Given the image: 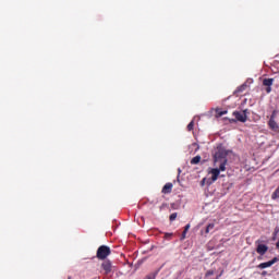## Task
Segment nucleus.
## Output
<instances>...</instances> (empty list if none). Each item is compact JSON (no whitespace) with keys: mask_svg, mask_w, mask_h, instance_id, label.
<instances>
[{"mask_svg":"<svg viewBox=\"0 0 279 279\" xmlns=\"http://www.w3.org/2000/svg\"><path fill=\"white\" fill-rule=\"evenodd\" d=\"M268 125H269L270 130H272L274 132H279V125L276 122V120L274 119V116L270 117Z\"/></svg>","mask_w":279,"mask_h":279,"instance_id":"nucleus-7","label":"nucleus"},{"mask_svg":"<svg viewBox=\"0 0 279 279\" xmlns=\"http://www.w3.org/2000/svg\"><path fill=\"white\" fill-rule=\"evenodd\" d=\"M276 247L279 250V241L276 243Z\"/></svg>","mask_w":279,"mask_h":279,"instance_id":"nucleus-20","label":"nucleus"},{"mask_svg":"<svg viewBox=\"0 0 279 279\" xmlns=\"http://www.w3.org/2000/svg\"><path fill=\"white\" fill-rule=\"evenodd\" d=\"M257 244L256 252L259 254V256H265L267 254V251L269 250V246L265 244H260V240H257L255 242Z\"/></svg>","mask_w":279,"mask_h":279,"instance_id":"nucleus-4","label":"nucleus"},{"mask_svg":"<svg viewBox=\"0 0 279 279\" xmlns=\"http://www.w3.org/2000/svg\"><path fill=\"white\" fill-rule=\"evenodd\" d=\"M101 269H104L106 275L110 274V271H112V262H110L109 259L102 262Z\"/></svg>","mask_w":279,"mask_h":279,"instance_id":"nucleus-6","label":"nucleus"},{"mask_svg":"<svg viewBox=\"0 0 279 279\" xmlns=\"http://www.w3.org/2000/svg\"><path fill=\"white\" fill-rule=\"evenodd\" d=\"M193 128H195V122L192 120V121L187 124V130H189V132L193 131Z\"/></svg>","mask_w":279,"mask_h":279,"instance_id":"nucleus-14","label":"nucleus"},{"mask_svg":"<svg viewBox=\"0 0 279 279\" xmlns=\"http://www.w3.org/2000/svg\"><path fill=\"white\" fill-rule=\"evenodd\" d=\"M245 88H247V85L246 84H243L242 86H240L238 88V93H243V90H245Z\"/></svg>","mask_w":279,"mask_h":279,"instance_id":"nucleus-16","label":"nucleus"},{"mask_svg":"<svg viewBox=\"0 0 279 279\" xmlns=\"http://www.w3.org/2000/svg\"><path fill=\"white\" fill-rule=\"evenodd\" d=\"M263 84H264V86H272L274 78H264Z\"/></svg>","mask_w":279,"mask_h":279,"instance_id":"nucleus-13","label":"nucleus"},{"mask_svg":"<svg viewBox=\"0 0 279 279\" xmlns=\"http://www.w3.org/2000/svg\"><path fill=\"white\" fill-rule=\"evenodd\" d=\"M228 166V150L222 146L217 147L214 154V167L209 173H211V181L217 182L219 178V173L221 171H226V167Z\"/></svg>","mask_w":279,"mask_h":279,"instance_id":"nucleus-1","label":"nucleus"},{"mask_svg":"<svg viewBox=\"0 0 279 279\" xmlns=\"http://www.w3.org/2000/svg\"><path fill=\"white\" fill-rule=\"evenodd\" d=\"M201 161H202V156L197 155L192 158L191 165H199Z\"/></svg>","mask_w":279,"mask_h":279,"instance_id":"nucleus-10","label":"nucleus"},{"mask_svg":"<svg viewBox=\"0 0 279 279\" xmlns=\"http://www.w3.org/2000/svg\"><path fill=\"white\" fill-rule=\"evenodd\" d=\"M233 117H235V120L240 121V123H245V121H247V109L243 111H234Z\"/></svg>","mask_w":279,"mask_h":279,"instance_id":"nucleus-3","label":"nucleus"},{"mask_svg":"<svg viewBox=\"0 0 279 279\" xmlns=\"http://www.w3.org/2000/svg\"><path fill=\"white\" fill-rule=\"evenodd\" d=\"M215 230V223H209L205 229V234H210Z\"/></svg>","mask_w":279,"mask_h":279,"instance_id":"nucleus-11","label":"nucleus"},{"mask_svg":"<svg viewBox=\"0 0 279 279\" xmlns=\"http://www.w3.org/2000/svg\"><path fill=\"white\" fill-rule=\"evenodd\" d=\"M170 221H175V214L170 215Z\"/></svg>","mask_w":279,"mask_h":279,"instance_id":"nucleus-17","label":"nucleus"},{"mask_svg":"<svg viewBox=\"0 0 279 279\" xmlns=\"http://www.w3.org/2000/svg\"><path fill=\"white\" fill-rule=\"evenodd\" d=\"M110 254H112V251L109 248V246L101 245L97 250L96 257L98 260H106Z\"/></svg>","mask_w":279,"mask_h":279,"instance_id":"nucleus-2","label":"nucleus"},{"mask_svg":"<svg viewBox=\"0 0 279 279\" xmlns=\"http://www.w3.org/2000/svg\"><path fill=\"white\" fill-rule=\"evenodd\" d=\"M171 191H173V183H166L161 190V193L167 195V194L171 193Z\"/></svg>","mask_w":279,"mask_h":279,"instance_id":"nucleus-8","label":"nucleus"},{"mask_svg":"<svg viewBox=\"0 0 279 279\" xmlns=\"http://www.w3.org/2000/svg\"><path fill=\"white\" fill-rule=\"evenodd\" d=\"M278 262H279V257H274L269 262H264V263L259 264L257 266V269H267L269 267H272V265H276V263H278Z\"/></svg>","mask_w":279,"mask_h":279,"instance_id":"nucleus-5","label":"nucleus"},{"mask_svg":"<svg viewBox=\"0 0 279 279\" xmlns=\"http://www.w3.org/2000/svg\"><path fill=\"white\" fill-rule=\"evenodd\" d=\"M262 276H267V271H263V272H262Z\"/></svg>","mask_w":279,"mask_h":279,"instance_id":"nucleus-19","label":"nucleus"},{"mask_svg":"<svg viewBox=\"0 0 279 279\" xmlns=\"http://www.w3.org/2000/svg\"><path fill=\"white\" fill-rule=\"evenodd\" d=\"M266 93H271V86H267Z\"/></svg>","mask_w":279,"mask_h":279,"instance_id":"nucleus-18","label":"nucleus"},{"mask_svg":"<svg viewBox=\"0 0 279 279\" xmlns=\"http://www.w3.org/2000/svg\"><path fill=\"white\" fill-rule=\"evenodd\" d=\"M175 236V234L173 232H166L163 233V241H173V238Z\"/></svg>","mask_w":279,"mask_h":279,"instance_id":"nucleus-9","label":"nucleus"},{"mask_svg":"<svg viewBox=\"0 0 279 279\" xmlns=\"http://www.w3.org/2000/svg\"><path fill=\"white\" fill-rule=\"evenodd\" d=\"M190 229L191 225H186L184 231L182 232L181 241H184V239H186V233L189 232Z\"/></svg>","mask_w":279,"mask_h":279,"instance_id":"nucleus-12","label":"nucleus"},{"mask_svg":"<svg viewBox=\"0 0 279 279\" xmlns=\"http://www.w3.org/2000/svg\"><path fill=\"white\" fill-rule=\"evenodd\" d=\"M216 112H217L218 117H223V114H228V111H227V110L220 111L219 109H217Z\"/></svg>","mask_w":279,"mask_h":279,"instance_id":"nucleus-15","label":"nucleus"},{"mask_svg":"<svg viewBox=\"0 0 279 279\" xmlns=\"http://www.w3.org/2000/svg\"><path fill=\"white\" fill-rule=\"evenodd\" d=\"M204 182H206V179H203V181H202V185H204Z\"/></svg>","mask_w":279,"mask_h":279,"instance_id":"nucleus-21","label":"nucleus"}]
</instances>
